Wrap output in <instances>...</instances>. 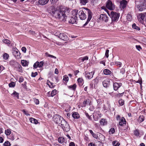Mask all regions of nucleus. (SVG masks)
I'll list each match as a JSON object with an SVG mask.
<instances>
[{
    "label": "nucleus",
    "instance_id": "obj_47",
    "mask_svg": "<svg viewBox=\"0 0 146 146\" xmlns=\"http://www.w3.org/2000/svg\"><path fill=\"white\" fill-rule=\"evenodd\" d=\"M44 62L43 61H41L40 62H39V64H38V67H41L43 65Z\"/></svg>",
    "mask_w": 146,
    "mask_h": 146
},
{
    "label": "nucleus",
    "instance_id": "obj_43",
    "mask_svg": "<svg viewBox=\"0 0 146 146\" xmlns=\"http://www.w3.org/2000/svg\"><path fill=\"white\" fill-rule=\"evenodd\" d=\"M115 65L117 66H119V67H121V63L119 62H115Z\"/></svg>",
    "mask_w": 146,
    "mask_h": 146
},
{
    "label": "nucleus",
    "instance_id": "obj_61",
    "mask_svg": "<svg viewBox=\"0 0 146 146\" xmlns=\"http://www.w3.org/2000/svg\"><path fill=\"white\" fill-rule=\"evenodd\" d=\"M4 69V67L0 65V73Z\"/></svg>",
    "mask_w": 146,
    "mask_h": 146
},
{
    "label": "nucleus",
    "instance_id": "obj_38",
    "mask_svg": "<svg viewBox=\"0 0 146 146\" xmlns=\"http://www.w3.org/2000/svg\"><path fill=\"white\" fill-rule=\"evenodd\" d=\"M119 103L120 105L122 106L124 104V100L122 99H120L119 101Z\"/></svg>",
    "mask_w": 146,
    "mask_h": 146
},
{
    "label": "nucleus",
    "instance_id": "obj_33",
    "mask_svg": "<svg viewBox=\"0 0 146 146\" xmlns=\"http://www.w3.org/2000/svg\"><path fill=\"white\" fill-rule=\"evenodd\" d=\"M127 19L129 21H131L132 19V17L131 15L128 14L127 16Z\"/></svg>",
    "mask_w": 146,
    "mask_h": 146
},
{
    "label": "nucleus",
    "instance_id": "obj_25",
    "mask_svg": "<svg viewBox=\"0 0 146 146\" xmlns=\"http://www.w3.org/2000/svg\"><path fill=\"white\" fill-rule=\"evenodd\" d=\"M104 74L106 75L110 74L111 73V71L108 69H105L104 70Z\"/></svg>",
    "mask_w": 146,
    "mask_h": 146
},
{
    "label": "nucleus",
    "instance_id": "obj_31",
    "mask_svg": "<svg viewBox=\"0 0 146 146\" xmlns=\"http://www.w3.org/2000/svg\"><path fill=\"white\" fill-rule=\"evenodd\" d=\"M113 145L114 146H119L120 144L118 141H115L113 142Z\"/></svg>",
    "mask_w": 146,
    "mask_h": 146
},
{
    "label": "nucleus",
    "instance_id": "obj_15",
    "mask_svg": "<svg viewBox=\"0 0 146 146\" xmlns=\"http://www.w3.org/2000/svg\"><path fill=\"white\" fill-rule=\"evenodd\" d=\"M127 1L125 0H123L120 2V6L123 9L127 5Z\"/></svg>",
    "mask_w": 146,
    "mask_h": 146
},
{
    "label": "nucleus",
    "instance_id": "obj_5",
    "mask_svg": "<svg viewBox=\"0 0 146 146\" xmlns=\"http://www.w3.org/2000/svg\"><path fill=\"white\" fill-rule=\"evenodd\" d=\"M12 53L13 55L17 59H19L21 58L20 53L19 50L16 48H13L12 49Z\"/></svg>",
    "mask_w": 146,
    "mask_h": 146
},
{
    "label": "nucleus",
    "instance_id": "obj_37",
    "mask_svg": "<svg viewBox=\"0 0 146 146\" xmlns=\"http://www.w3.org/2000/svg\"><path fill=\"white\" fill-rule=\"evenodd\" d=\"M69 88L72 89L73 90H75L76 88V85L74 84L73 85H71L69 87Z\"/></svg>",
    "mask_w": 146,
    "mask_h": 146
},
{
    "label": "nucleus",
    "instance_id": "obj_9",
    "mask_svg": "<svg viewBox=\"0 0 146 146\" xmlns=\"http://www.w3.org/2000/svg\"><path fill=\"white\" fill-rule=\"evenodd\" d=\"M86 9L88 13V17L87 21L84 25V26H85L87 24L88 22L90 21L92 17V12L90 11L86 8Z\"/></svg>",
    "mask_w": 146,
    "mask_h": 146
},
{
    "label": "nucleus",
    "instance_id": "obj_56",
    "mask_svg": "<svg viewBox=\"0 0 146 146\" xmlns=\"http://www.w3.org/2000/svg\"><path fill=\"white\" fill-rule=\"evenodd\" d=\"M21 50L23 52H24V53H25L26 51V48L25 47H22Z\"/></svg>",
    "mask_w": 146,
    "mask_h": 146
},
{
    "label": "nucleus",
    "instance_id": "obj_35",
    "mask_svg": "<svg viewBox=\"0 0 146 146\" xmlns=\"http://www.w3.org/2000/svg\"><path fill=\"white\" fill-rule=\"evenodd\" d=\"M144 120V117L143 116H140L138 119V121L140 122H142Z\"/></svg>",
    "mask_w": 146,
    "mask_h": 146
},
{
    "label": "nucleus",
    "instance_id": "obj_49",
    "mask_svg": "<svg viewBox=\"0 0 146 146\" xmlns=\"http://www.w3.org/2000/svg\"><path fill=\"white\" fill-rule=\"evenodd\" d=\"M109 50L107 49L106 52L105 56L107 58H108L109 56Z\"/></svg>",
    "mask_w": 146,
    "mask_h": 146
},
{
    "label": "nucleus",
    "instance_id": "obj_22",
    "mask_svg": "<svg viewBox=\"0 0 146 146\" xmlns=\"http://www.w3.org/2000/svg\"><path fill=\"white\" fill-rule=\"evenodd\" d=\"M118 92L119 94H117L116 95V96L117 97H120V96H121L124 93V90L123 88H121V91H119Z\"/></svg>",
    "mask_w": 146,
    "mask_h": 146
},
{
    "label": "nucleus",
    "instance_id": "obj_57",
    "mask_svg": "<svg viewBox=\"0 0 146 146\" xmlns=\"http://www.w3.org/2000/svg\"><path fill=\"white\" fill-rule=\"evenodd\" d=\"M46 54H48V56L49 57H50L52 58H55V59H56V57L54 56H53V55H50V54H48L47 53H46Z\"/></svg>",
    "mask_w": 146,
    "mask_h": 146
},
{
    "label": "nucleus",
    "instance_id": "obj_58",
    "mask_svg": "<svg viewBox=\"0 0 146 146\" xmlns=\"http://www.w3.org/2000/svg\"><path fill=\"white\" fill-rule=\"evenodd\" d=\"M24 80V78L23 77H21L19 78V82L20 83L22 82Z\"/></svg>",
    "mask_w": 146,
    "mask_h": 146
},
{
    "label": "nucleus",
    "instance_id": "obj_26",
    "mask_svg": "<svg viewBox=\"0 0 146 146\" xmlns=\"http://www.w3.org/2000/svg\"><path fill=\"white\" fill-rule=\"evenodd\" d=\"M77 81L80 85H82L83 83V79L81 78H79L78 79Z\"/></svg>",
    "mask_w": 146,
    "mask_h": 146
},
{
    "label": "nucleus",
    "instance_id": "obj_13",
    "mask_svg": "<svg viewBox=\"0 0 146 146\" xmlns=\"http://www.w3.org/2000/svg\"><path fill=\"white\" fill-rule=\"evenodd\" d=\"M121 86L122 84L121 83H118L117 82L114 83L113 85L114 90H117Z\"/></svg>",
    "mask_w": 146,
    "mask_h": 146
},
{
    "label": "nucleus",
    "instance_id": "obj_62",
    "mask_svg": "<svg viewBox=\"0 0 146 146\" xmlns=\"http://www.w3.org/2000/svg\"><path fill=\"white\" fill-rule=\"evenodd\" d=\"M69 146H75L74 143L73 142H71L69 144Z\"/></svg>",
    "mask_w": 146,
    "mask_h": 146
},
{
    "label": "nucleus",
    "instance_id": "obj_41",
    "mask_svg": "<svg viewBox=\"0 0 146 146\" xmlns=\"http://www.w3.org/2000/svg\"><path fill=\"white\" fill-rule=\"evenodd\" d=\"M15 85V82H11L10 83V87H14Z\"/></svg>",
    "mask_w": 146,
    "mask_h": 146
},
{
    "label": "nucleus",
    "instance_id": "obj_27",
    "mask_svg": "<svg viewBox=\"0 0 146 146\" xmlns=\"http://www.w3.org/2000/svg\"><path fill=\"white\" fill-rule=\"evenodd\" d=\"M17 65L18 71L19 72H22V67L21 65L20 64H19L18 63H17Z\"/></svg>",
    "mask_w": 146,
    "mask_h": 146
},
{
    "label": "nucleus",
    "instance_id": "obj_51",
    "mask_svg": "<svg viewBox=\"0 0 146 146\" xmlns=\"http://www.w3.org/2000/svg\"><path fill=\"white\" fill-rule=\"evenodd\" d=\"M92 135L94 138L96 139H98V133H97V134L94 133Z\"/></svg>",
    "mask_w": 146,
    "mask_h": 146
},
{
    "label": "nucleus",
    "instance_id": "obj_50",
    "mask_svg": "<svg viewBox=\"0 0 146 146\" xmlns=\"http://www.w3.org/2000/svg\"><path fill=\"white\" fill-rule=\"evenodd\" d=\"M38 74V73L36 72H32V76L33 77H35Z\"/></svg>",
    "mask_w": 146,
    "mask_h": 146
},
{
    "label": "nucleus",
    "instance_id": "obj_36",
    "mask_svg": "<svg viewBox=\"0 0 146 146\" xmlns=\"http://www.w3.org/2000/svg\"><path fill=\"white\" fill-rule=\"evenodd\" d=\"M56 92L57 91L56 90H53L51 93V96L52 97H53L54 95H55L56 94Z\"/></svg>",
    "mask_w": 146,
    "mask_h": 146
},
{
    "label": "nucleus",
    "instance_id": "obj_17",
    "mask_svg": "<svg viewBox=\"0 0 146 146\" xmlns=\"http://www.w3.org/2000/svg\"><path fill=\"white\" fill-rule=\"evenodd\" d=\"M126 123V121L125 119L122 117L121 119H120V121L119 122V125L122 126H123L124 124L125 125Z\"/></svg>",
    "mask_w": 146,
    "mask_h": 146
},
{
    "label": "nucleus",
    "instance_id": "obj_21",
    "mask_svg": "<svg viewBox=\"0 0 146 146\" xmlns=\"http://www.w3.org/2000/svg\"><path fill=\"white\" fill-rule=\"evenodd\" d=\"M72 116V117L74 119H78L80 117V115L78 113L76 112L73 113Z\"/></svg>",
    "mask_w": 146,
    "mask_h": 146
},
{
    "label": "nucleus",
    "instance_id": "obj_18",
    "mask_svg": "<svg viewBox=\"0 0 146 146\" xmlns=\"http://www.w3.org/2000/svg\"><path fill=\"white\" fill-rule=\"evenodd\" d=\"M132 27L136 31H139L141 29L140 27L137 26L135 23H134L132 25Z\"/></svg>",
    "mask_w": 146,
    "mask_h": 146
},
{
    "label": "nucleus",
    "instance_id": "obj_53",
    "mask_svg": "<svg viewBox=\"0 0 146 146\" xmlns=\"http://www.w3.org/2000/svg\"><path fill=\"white\" fill-rule=\"evenodd\" d=\"M88 58L87 56H86L84 57L82 59V62H84L85 60H88Z\"/></svg>",
    "mask_w": 146,
    "mask_h": 146
},
{
    "label": "nucleus",
    "instance_id": "obj_46",
    "mask_svg": "<svg viewBox=\"0 0 146 146\" xmlns=\"http://www.w3.org/2000/svg\"><path fill=\"white\" fill-rule=\"evenodd\" d=\"M39 64V62H37L36 63H35L33 67L35 68H37L38 67V64Z\"/></svg>",
    "mask_w": 146,
    "mask_h": 146
},
{
    "label": "nucleus",
    "instance_id": "obj_12",
    "mask_svg": "<svg viewBox=\"0 0 146 146\" xmlns=\"http://www.w3.org/2000/svg\"><path fill=\"white\" fill-rule=\"evenodd\" d=\"M59 38L61 39L66 41L68 39L67 36L64 33H60L59 36Z\"/></svg>",
    "mask_w": 146,
    "mask_h": 146
},
{
    "label": "nucleus",
    "instance_id": "obj_20",
    "mask_svg": "<svg viewBox=\"0 0 146 146\" xmlns=\"http://www.w3.org/2000/svg\"><path fill=\"white\" fill-rule=\"evenodd\" d=\"M11 95L12 96L15 98L17 99H19V94L15 91H14L12 94H11Z\"/></svg>",
    "mask_w": 146,
    "mask_h": 146
},
{
    "label": "nucleus",
    "instance_id": "obj_1",
    "mask_svg": "<svg viewBox=\"0 0 146 146\" xmlns=\"http://www.w3.org/2000/svg\"><path fill=\"white\" fill-rule=\"evenodd\" d=\"M48 12L53 16L62 21H65L67 18V15H68L70 10L68 8L64 10L57 9L54 6H52L48 9Z\"/></svg>",
    "mask_w": 146,
    "mask_h": 146
},
{
    "label": "nucleus",
    "instance_id": "obj_54",
    "mask_svg": "<svg viewBox=\"0 0 146 146\" xmlns=\"http://www.w3.org/2000/svg\"><path fill=\"white\" fill-rule=\"evenodd\" d=\"M22 111L25 113V114L27 116H30V114L28 113H27V112L25 110H22Z\"/></svg>",
    "mask_w": 146,
    "mask_h": 146
},
{
    "label": "nucleus",
    "instance_id": "obj_48",
    "mask_svg": "<svg viewBox=\"0 0 146 146\" xmlns=\"http://www.w3.org/2000/svg\"><path fill=\"white\" fill-rule=\"evenodd\" d=\"M63 80L66 81H67L68 80V78L67 76L65 75L64 76Z\"/></svg>",
    "mask_w": 146,
    "mask_h": 146
},
{
    "label": "nucleus",
    "instance_id": "obj_2",
    "mask_svg": "<svg viewBox=\"0 0 146 146\" xmlns=\"http://www.w3.org/2000/svg\"><path fill=\"white\" fill-rule=\"evenodd\" d=\"M74 14L71 16L68 20V22L72 24H76L77 23V12L74 11L73 13Z\"/></svg>",
    "mask_w": 146,
    "mask_h": 146
},
{
    "label": "nucleus",
    "instance_id": "obj_11",
    "mask_svg": "<svg viewBox=\"0 0 146 146\" xmlns=\"http://www.w3.org/2000/svg\"><path fill=\"white\" fill-rule=\"evenodd\" d=\"M100 19L103 21L107 22L108 20V17L105 14H102L100 15Z\"/></svg>",
    "mask_w": 146,
    "mask_h": 146
},
{
    "label": "nucleus",
    "instance_id": "obj_44",
    "mask_svg": "<svg viewBox=\"0 0 146 146\" xmlns=\"http://www.w3.org/2000/svg\"><path fill=\"white\" fill-rule=\"evenodd\" d=\"M3 41L4 43L7 44L8 45H9V40L7 39L3 40Z\"/></svg>",
    "mask_w": 146,
    "mask_h": 146
},
{
    "label": "nucleus",
    "instance_id": "obj_4",
    "mask_svg": "<svg viewBox=\"0 0 146 146\" xmlns=\"http://www.w3.org/2000/svg\"><path fill=\"white\" fill-rule=\"evenodd\" d=\"M60 125L64 131L67 132L70 129V127L69 124L65 120L63 121L62 123Z\"/></svg>",
    "mask_w": 146,
    "mask_h": 146
},
{
    "label": "nucleus",
    "instance_id": "obj_19",
    "mask_svg": "<svg viewBox=\"0 0 146 146\" xmlns=\"http://www.w3.org/2000/svg\"><path fill=\"white\" fill-rule=\"evenodd\" d=\"M49 0H39L38 2L41 5H44L47 3Z\"/></svg>",
    "mask_w": 146,
    "mask_h": 146
},
{
    "label": "nucleus",
    "instance_id": "obj_52",
    "mask_svg": "<svg viewBox=\"0 0 146 146\" xmlns=\"http://www.w3.org/2000/svg\"><path fill=\"white\" fill-rule=\"evenodd\" d=\"M34 101L36 104H39V101L38 99L35 98L34 99Z\"/></svg>",
    "mask_w": 146,
    "mask_h": 146
},
{
    "label": "nucleus",
    "instance_id": "obj_64",
    "mask_svg": "<svg viewBox=\"0 0 146 146\" xmlns=\"http://www.w3.org/2000/svg\"><path fill=\"white\" fill-rule=\"evenodd\" d=\"M88 146H95V145L94 144L92 143H90L88 144Z\"/></svg>",
    "mask_w": 146,
    "mask_h": 146
},
{
    "label": "nucleus",
    "instance_id": "obj_24",
    "mask_svg": "<svg viewBox=\"0 0 146 146\" xmlns=\"http://www.w3.org/2000/svg\"><path fill=\"white\" fill-rule=\"evenodd\" d=\"M30 122L36 124L38 123L37 120L33 118H31L30 119Z\"/></svg>",
    "mask_w": 146,
    "mask_h": 146
},
{
    "label": "nucleus",
    "instance_id": "obj_23",
    "mask_svg": "<svg viewBox=\"0 0 146 146\" xmlns=\"http://www.w3.org/2000/svg\"><path fill=\"white\" fill-rule=\"evenodd\" d=\"M139 17L141 20H143L144 19H146V13L140 14Z\"/></svg>",
    "mask_w": 146,
    "mask_h": 146
},
{
    "label": "nucleus",
    "instance_id": "obj_10",
    "mask_svg": "<svg viewBox=\"0 0 146 146\" xmlns=\"http://www.w3.org/2000/svg\"><path fill=\"white\" fill-rule=\"evenodd\" d=\"M78 14L81 20H84L86 18V16L84 13L82 11H79Z\"/></svg>",
    "mask_w": 146,
    "mask_h": 146
},
{
    "label": "nucleus",
    "instance_id": "obj_42",
    "mask_svg": "<svg viewBox=\"0 0 146 146\" xmlns=\"http://www.w3.org/2000/svg\"><path fill=\"white\" fill-rule=\"evenodd\" d=\"M109 132L110 134H113L115 132V130L114 128H111L110 129Z\"/></svg>",
    "mask_w": 146,
    "mask_h": 146
},
{
    "label": "nucleus",
    "instance_id": "obj_32",
    "mask_svg": "<svg viewBox=\"0 0 146 146\" xmlns=\"http://www.w3.org/2000/svg\"><path fill=\"white\" fill-rule=\"evenodd\" d=\"M3 58L4 60H6L9 57V54L7 53H5L3 56Z\"/></svg>",
    "mask_w": 146,
    "mask_h": 146
},
{
    "label": "nucleus",
    "instance_id": "obj_7",
    "mask_svg": "<svg viewBox=\"0 0 146 146\" xmlns=\"http://www.w3.org/2000/svg\"><path fill=\"white\" fill-rule=\"evenodd\" d=\"M106 7L110 10H113L115 8V6L110 0H108L106 3Z\"/></svg>",
    "mask_w": 146,
    "mask_h": 146
},
{
    "label": "nucleus",
    "instance_id": "obj_30",
    "mask_svg": "<svg viewBox=\"0 0 146 146\" xmlns=\"http://www.w3.org/2000/svg\"><path fill=\"white\" fill-rule=\"evenodd\" d=\"M80 3L81 5H85L88 2V0H80Z\"/></svg>",
    "mask_w": 146,
    "mask_h": 146
},
{
    "label": "nucleus",
    "instance_id": "obj_60",
    "mask_svg": "<svg viewBox=\"0 0 146 146\" xmlns=\"http://www.w3.org/2000/svg\"><path fill=\"white\" fill-rule=\"evenodd\" d=\"M136 48L139 50H140V49H141V47L139 45H136Z\"/></svg>",
    "mask_w": 146,
    "mask_h": 146
},
{
    "label": "nucleus",
    "instance_id": "obj_39",
    "mask_svg": "<svg viewBox=\"0 0 146 146\" xmlns=\"http://www.w3.org/2000/svg\"><path fill=\"white\" fill-rule=\"evenodd\" d=\"M134 135L135 136H138L139 135V133L138 130L136 129L134 131Z\"/></svg>",
    "mask_w": 146,
    "mask_h": 146
},
{
    "label": "nucleus",
    "instance_id": "obj_16",
    "mask_svg": "<svg viewBox=\"0 0 146 146\" xmlns=\"http://www.w3.org/2000/svg\"><path fill=\"white\" fill-rule=\"evenodd\" d=\"M98 139H99L101 141L105 140V136L102 134L98 133Z\"/></svg>",
    "mask_w": 146,
    "mask_h": 146
},
{
    "label": "nucleus",
    "instance_id": "obj_55",
    "mask_svg": "<svg viewBox=\"0 0 146 146\" xmlns=\"http://www.w3.org/2000/svg\"><path fill=\"white\" fill-rule=\"evenodd\" d=\"M9 141H7L5 142V143H4L3 145L4 146H9Z\"/></svg>",
    "mask_w": 146,
    "mask_h": 146
},
{
    "label": "nucleus",
    "instance_id": "obj_28",
    "mask_svg": "<svg viewBox=\"0 0 146 146\" xmlns=\"http://www.w3.org/2000/svg\"><path fill=\"white\" fill-rule=\"evenodd\" d=\"M100 122L101 124L102 125H104L107 124V121L104 119H102L100 121Z\"/></svg>",
    "mask_w": 146,
    "mask_h": 146
},
{
    "label": "nucleus",
    "instance_id": "obj_14",
    "mask_svg": "<svg viewBox=\"0 0 146 146\" xmlns=\"http://www.w3.org/2000/svg\"><path fill=\"white\" fill-rule=\"evenodd\" d=\"M110 81L109 79H106L103 81V84L104 87L106 88L110 84Z\"/></svg>",
    "mask_w": 146,
    "mask_h": 146
},
{
    "label": "nucleus",
    "instance_id": "obj_6",
    "mask_svg": "<svg viewBox=\"0 0 146 146\" xmlns=\"http://www.w3.org/2000/svg\"><path fill=\"white\" fill-rule=\"evenodd\" d=\"M119 14L116 13H114L111 11L110 13V17L112 21H117L119 17Z\"/></svg>",
    "mask_w": 146,
    "mask_h": 146
},
{
    "label": "nucleus",
    "instance_id": "obj_34",
    "mask_svg": "<svg viewBox=\"0 0 146 146\" xmlns=\"http://www.w3.org/2000/svg\"><path fill=\"white\" fill-rule=\"evenodd\" d=\"M64 138L62 137H59L58 139V140L59 143H62L64 141Z\"/></svg>",
    "mask_w": 146,
    "mask_h": 146
},
{
    "label": "nucleus",
    "instance_id": "obj_8",
    "mask_svg": "<svg viewBox=\"0 0 146 146\" xmlns=\"http://www.w3.org/2000/svg\"><path fill=\"white\" fill-rule=\"evenodd\" d=\"M94 74V71H92L91 72H88L87 71L85 72V76L86 78L88 79H90L93 78V75Z\"/></svg>",
    "mask_w": 146,
    "mask_h": 146
},
{
    "label": "nucleus",
    "instance_id": "obj_59",
    "mask_svg": "<svg viewBox=\"0 0 146 146\" xmlns=\"http://www.w3.org/2000/svg\"><path fill=\"white\" fill-rule=\"evenodd\" d=\"M9 129H7L5 131V134L6 135H8L9 133Z\"/></svg>",
    "mask_w": 146,
    "mask_h": 146
},
{
    "label": "nucleus",
    "instance_id": "obj_29",
    "mask_svg": "<svg viewBox=\"0 0 146 146\" xmlns=\"http://www.w3.org/2000/svg\"><path fill=\"white\" fill-rule=\"evenodd\" d=\"M21 63L23 66H26L28 65V63L27 61L25 60H22L21 61Z\"/></svg>",
    "mask_w": 146,
    "mask_h": 146
},
{
    "label": "nucleus",
    "instance_id": "obj_45",
    "mask_svg": "<svg viewBox=\"0 0 146 146\" xmlns=\"http://www.w3.org/2000/svg\"><path fill=\"white\" fill-rule=\"evenodd\" d=\"M89 102L87 101V100H85L83 102V105L84 107H85L87 104H88Z\"/></svg>",
    "mask_w": 146,
    "mask_h": 146
},
{
    "label": "nucleus",
    "instance_id": "obj_3",
    "mask_svg": "<svg viewBox=\"0 0 146 146\" xmlns=\"http://www.w3.org/2000/svg\"><path fill=\"white\" fill-rule=\"evenodd\" d=\"M64 120L62 117L58 114L54 115V116L53 120L57 124L60 125Z\"/></svg>",
    "mask_w": 146,
    "mask_h": 146
},
{
    "label": "nucleus",
    "instance_id": "obj_40",
    "mask_svg": "<svg viewBox=\"0 0 146 146\" xmlns=\"http://www.w3.org/2000/svg\"><path fill=\"white\" fill-rule=\"evenodd\" d=\"M101 9H102L104 10L105 11L107 12V13L109 15H110V13L109 12L108 10L107 9L106 7L104 6H102L101 7Z\"/></svg>",
    "mask_w": 146,
    "mask_h": 146
},
{
    "label": "nucleus",
    "instance_id": "obj_63",
    "mask_svg": "<svg viewBox=\"0 0 146 146\" xmlns=\"http://www.w3.org/2000/svg\"><path fill=\"white\" fill-rule=\"evenodd\" d=\"M16 63L15 61H11L10 62V63L11 64L14 65L15 64V63Z\"/></svg>",
    "mask_w": 146,
    "mask_h": 146
}]
</instances>
